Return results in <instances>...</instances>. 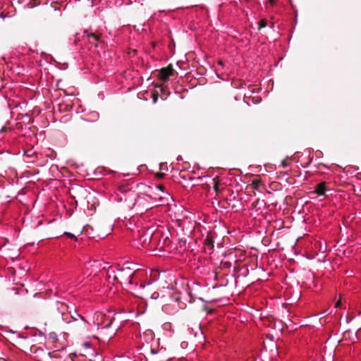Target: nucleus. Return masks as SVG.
<instances>
[{
    "label": "nucleus",
    "instance_id": "7ed1b4c3",
    "mask_svg": "<svg viewBox=\"0 0 361 361\" xmlns=\"http://www.w3.org/2000/svg\"><path fill=\"white\" fill-rule=\"evenodd\" d=\"M118 192L124 195V197L122 196L120 197L121 200H124L127 201V197H126V194H128L130 196H135L136 193L134 190H132L131 188H129L128 185H122L118 187Z\"/></svg>",
    "mask_w": 361,
    "mask_h": 361
},
{
    "label": "nucleus",
    "instance_id": "f03ea898",
    "mask_svg": "<svg viewBox=\"0 0 361 361\" xmlns=\"http://www.w3.org/2000/svg\"><path fill=\"white\" fill-rule=\"evenodd\" d=\"M73 324L71 328L75 330L84 329L85 327V320L80 314H76V316H72Z\"/></svg>",
    "mask_w": 361,
    "mask_h": 361
},
{
    "label": "nucleus",
    "instance_id": "1a4fd4ad",
    "mask_svg": "<svg viewBox=\"0 0 361 361\" xmlns=\"http://www.w3.org/2000/svg\"><path fill=\"white\" fill-rule=\"evenodd\" d=\"M261 183H262V180L260 179H259V178L253 179L252 180L250 186L254 190H259V185H261Z\"/></svg>",
    "mask_w": 361,
    "mask_h": 361
},
{
    "label": "nucleus",
    "instance_id": "aec40b11",
    "mask_svg": "<svg viewBox=\"0 0 361 361\" xmlns=\"http://www.w3.org/2000/svg\"><path fill=\"white\" fill-rule=\"evenodd\" d=\"M157 188L164 192L165 188L163 185H158Z\"/></svg>",
    "mask_w": 361,
    "mask_h": 361
},
{
    "label": "nucleus",
    "instance_id": "f257e3e1",
    "mask_svg": "<svg viewBox=\"0 0 361 361\" xmlns=\"http://www.w3.org/2000/svg\"><path fill=\"white\" fill-rule=\"evenodd\" d=\"M174 73V69L173 68L172 64H169L166 67L161 68L159 71L157 77L159 80L163 82H167L171 75H173Z\"/></svg>",
    "mask_w": 361,
    "mask_h": 361
},
{
    "label": "nucleus",
    "instance_id": "412c9836",
    "mask_svg": "<svg viewBox=\"0 0 361 361\" xmlns=\"http://www.w3.org/2000/svg\"><path fill=\"white\" fill-rule=\"evenodd\" d=\"M64 361H73L72 357L69 355Z\"/></svg>",
    "mask_w": 361,
    "mask_h": 361
},
{
    "label": "nucleus",
    "instance_id": "b1692460",
    "mask_svg": "<svg viewBox=\"0 0 361 361\" xmlns=\"http://www.w3.org/2000/svg\"><path fill=\"white\" fill-rule=\"evenodd\" d=\"M259 202V199L255 202V203H253L254 206L255 207L257 204V202Z\"/></svg>",
    "mask_w": 361,
    "mask_h": 361
},
{
    "label": "nucleus",
    "instance_id": "ddd939ff",
    "mask_svg": "<svg viewBox=\"0 0 361 361\" xmlns=\"http://www.w3.org/2000/svg\"><path fill=\"white\" fill-rule=\"evenodd\" d=\"M156 176L158 178L161 179V178H163L165 176V173H162V172H159V173H157Z\"/></svg>",
    "mask_w": 361,
    "mask_h": 361
},
{
    "label": "nucleus",
    "instance_id": "6e6552de",
    "mask_svg": "<svg viewBox=\"0 0 361 361\" xmlns=\"http://www.w3.org/2000/svg\"><path fill=\"white\" fill-rule=\"evenodd\" d=\"M25 155L27 158L30 159V162H33L35 161V159H36L35 152H34L32 148L28 149L26 151H25Z\"/></svg>",
    "mask_w": 361,
    "mask_h": 361
},
{
    "label": "nucleus",
    "instance_id": "5701e85b",
    "mask_svg": "<svg viewBox=\"0 0 361 361\" xmlns=\"http://www.w3.org/2000/svg\"><path fill=\"white\" fill-rule=\"evenodd\" d=\"M5 130H6V128H5V127H2V128H1V132H4Z\"/></svg>",
    "mask_w": 361,
    "mask_h": 361
},
{
    "label": "nucleus",
    "instance_id": "a211bd4d",
    "mask_svg": "<svg viewBox=\"0 0 361 361\" xmlns=\"http://www.w3.org/2000/svg\"><path fill=\"white\" fill-rule=\"evenodd\" d=\"M336 307H341V300H338L335 304Z\"/></svg>",
    "mask_w": 361,
    "mask_h": 361
},
{
    "label": "nucleus",
    "instance_id": "9d476101",
    "mask_svg": "<svg viewBox=\"0 0 361 361\" xmlns=\"http://www.w3.org/2000/svg\"><path fill=\"white\" fill-rule=\"evenodd\" d=\"M204 244L208 246H210L211 248H213L214 247V240L212 239V237L210 236L209 235H207V236L204 239Z\"/></svg>",
    "mask_w": 361,
    "mask_h": 361
},
{
    "label": "nucleus",
    "instance_id": "4be33fe9",
    "mask_svg": "<svg viewBox=\"0 0 361 361\" xmlns=\"http://www.w3.org/2000/svg\"><path fill=\"white\" fill-rule=\"evenodd\" d=\"M269 4H271V5H274V4L276 3V0H268Z\"/></svg>",
    "mask_w": 361,
    "mask_h": 361
},
{
    "label": "nucleus",
    "instance_id": "bb28decb",
    "mask_svg": "<svg viewBox=\"0 0 361 361\" xmlns=\"http://www.w3.org/2000/svg\"><path fill=\"white\" fill-rule=\"evenodd\" d=\"M157 97H154V102H156V101H157Z\"/></svg>",
    "mask_w": 361,
    "mask_h": 361
},
{
    "label": "nucleus",
    "instance_id": "393cba45",
    "mask_svg": "<svg viewBox=\"0 0 361 361\" xmlns=\"http://www.w3.org/2000/svg\"><path fill=\"white\" fill-rule=\"evenodd\" d=\"M37 351H40V352L43 353V350H42V349H38V350H36V353H37Z\"/></svg>",
    "mask_w": 361,
    "mask_h": 361
},
{
    "label": "nucleus",
    "instance_id": "9b49d317",
    "mask_svg": "<svg viewBox=\"0 0 361 361\" xmlns=\"http://www.w3.org/2000/svg\"><path fill=\"white\" fill-rule=\"evenodd\" d=\"M213 182H214V190L217 192L219 191V178L218 177H216L212 179Z\"/></svg>",
    "mask_w": 361,
    "mask_h": 361
},
{
    "label": "nucleus",
    "instance_id": "0eeeda50",
    "mask_svg": "<svg viewBox=\"0 0 361 361\" xmlns=\"http://www.w3.org/2000/svg\"><path fill=\"white\" fill-rule=\"evenodd\" d=\"M44 357H42V361H51L52 357H58L59 353L57 351H53L51 353H48L47 354L44 353Z\"/></svg>",
    "mask_w": 361,
    "mask_h": 361
},
{
    "label": "nucleus",
    "instance_id": "dca6fc26",
    "mask_svg": "<svg viewBox=\"0 0 361 361\" xmlns=\"http://www.w3.org/2000/svg\"><path fill=\"white\" fill-rule=\"evenodd\" d=\"M89 228H90L91 230L93 229V228L92 226L87 225V226L84 227L82 232L88 233Z\"/></svg>",
    "mask_w": 361,
    "mask_h": 361
},
{
    "label": "nucleus",
    "instance_id": "a878e982",
    "mask_svg": "<svg viewBox=\"0 0 361 361\" xmlns=\"http://www.w3.org/2000/svg\"><path fill=\"white\" fill-rule=\"evenodd\" d=\"M132 4V0H130L128 3H127V4Z\"/></svg>",
    "mask_w": 361,
    "mask_h": 361
},
{
    "label": "nucleus",
    "instance_id": "423d86ee",
    "mask_svg": "<svg viewBox=\"0 0 361 361\" xmlns=\"http://www.w3.org/2000/svg\"><path fill=\"white\" fill-rule=\"evenodd\" d=\"M87 33V36L89 38V42L92 44H94V42H101L100 37L98 35L95 33H87V31H85Z\"/></svg>",
    "mask_w": 361,
    "mask_h": 361
},
{
    "label": "nucleus",
    "instance_id": "20e7f679",
    "mask_svg": "<svg viewBox=\"0 0 361 361\" xmlns=\"http://www.w3.org/2000/svg\"><path fill=\"white\" fill-rule=\"evenodd\" d=\"M144 236L145 238L143 240V243H146L148 240L149 243L154 244V241L159 238L160 233L159 231L153 233L152 231L147 230Z\"/></svg>",
    "mask_w": 361,
    "mask_h": 361
},
{
    "label": "nucleus",
    "instance_id": "cd10ccee",
    "mask_svg": "<svg viewBox=\"0 0 361 361\" xmlns=\"http://www.w3.org/2000/svg\"><path fill=\"white\" fill-rule=\"evenodd\" d=\"M114 280H117V279H117V276H114Z\"/></svg>",
    "mask_w": 361,
    "mask_h": 361
},
{
    "label": "nucleus",
    "instance_id": "39448f33",
    "mask_svg": "<svg viewBox=\"0 0 361 361\" xmlns=\"http://www.w3.org/2000/svg\"><path fill=\"white\" fill-rule=\"evenodd\" d=\"M326 182H322L317 185L314 192L319 195H324L326 191Z\"/></svg>",
    "mask_w": 361,
    "mask_h": 361
},
{
    "label": "nucleus",
    "instance_id": "4468645a",
    "mask_svg": "<svg viewBox=\"0 0 361 361\" xmlns=\"http://www.w3.org/2000/svg\"><path fill=\"white\" fill-rule=\"evenodd\" d=\"M135 274H136V272L134 271L133 274H131L130 275V279H129V283L130 284H133V278L135 276Z\"/></svg>",
    "mask_w": 361,
    "mask_h": 361
},
{
    "label": "nucleus",
    "instance_id": "f8f14e48",
    "mask_svg": "<svg viewBox=\"0 0 361 361\" xmlns=\"http://www.w3.org/2000/svg\"><path fill=\"white\" fill-rule=\"evenodd\" d=\"M267 20L265 19H262L259 22L258 29L259 30L262 29V28L265 27L267 26Z\"/></svg>",
    "mask_w": 361,
    "mask_h": 361
},
{
    "label": "nucleus",
    "instance_id": "2eb2a0df",
    "mask_svg": "<svg viewBox=\"0 0 361 361\" xmlns=\"http://www.w3.org/2000/svg\"><path fill=\"white\" fill-rule=\"evenodd\" d=\"M64 234H65L66 235H67L68 238H74V239H75V240H76V237H75L73 234H72V233H71L66 232Z\"/></svg>",
    "mask_w": 361,
    "mask_h": 361
},
{
    "label": "nucleus",
    "instance_id": "f3484780",
    "mask_svg": "<svg viewBox=\"0 0 361 361\" xmlns=\"http://www.w3.org/2000/svg\"><path fill=\"white\" fill-rule=\"evenodd\" d=\"M113 320H114V319H113V318H111V319H109V322H108L107 324H106L104 326H105L106 328H109V327H110V326H111V324H112Z\"/></svg>",
    "mask_w": 361,
    "mask_h": 361
},
{
    "label": "nucleus",
    "instance_id": "6ab92c4d",
    "mask_svg": "<svg viewBox=\"0 0 361 361\" xmlns=\"http://www.w3.org/2000/svg\"><path fill=\"white\" fill-rule=\"evenodd\" d=\"M281 165L283 166V168H285V167H287L288 164L286 160H283L281 162Z\"/></svg>",
    "mask_w": 361,
    "mask_h": 361
}]
</instances>
